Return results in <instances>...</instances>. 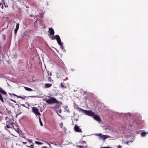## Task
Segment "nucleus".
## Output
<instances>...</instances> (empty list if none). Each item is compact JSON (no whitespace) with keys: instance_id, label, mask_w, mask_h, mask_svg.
I'll return each mask as SVG.
<instances>
[{"instance_id":"f257e3e1","label":"nucleus","mask_w":148,"mask_h":148,"mask_svg":"<svg viewBox=\"0 0 148 148\" xmlns=\"http://www.w3.org/2000/svg\"><path fill=\"white\" fill-rule=\"evenodd\" d=\"M78 110L79 112L82 113H84L85 114L92 117L96 121L98 122H100L101 121V119L100 117L97 115H95V113L92 112L91 110H85L83 109L80 108L78 107Z\"/></svg>"},{"instance_id":"f03ea898","label":"nucleus","mask_w":148,"mask_h":148,"mask_svg":"<svg viewBox=\"0 0 148 148\" xmlns=\"http://www.w3.org/2000/svg\"><path fill=\"white\" fill-rule=\"evenodd\" d=\"M44 100L45 101L46 103L49 104H52V103H59V101L54 97H52L50 99H45Z\"/></svg>"},{"instance_id":"7ed1b4c3","label":"nucleus","mask_w":148,"mask_h":148,"mask_svg":"<svg viewBox=\"0 0 148 148\" xmlns=\"http://www.w3.org/2000/svg\"><path fill=\"white\" fill-rule=\"evenodd\" d=\"M95 135L97 136H98V138L101 140H104L110 137V136H109L104 135L101 133L96 134Z\"/></svg>"},{"instance_id":"20e7f679","label":"nucleus","mask_w":148,"mask_h":148,"mask_svg":"<svg viewBox=\"0 0 148 148\" xmlns=\"http://www.w3.org/2000/svg\"><path fill=\"white\" fill-rule=\"evenodd\" d=\"M32 111L36 115L40 116V114L39 112V110L37 107H32Z\"/></svg>"},{"instance_id":"39448f33","label":"nucleus","mask_w":148,"mask_h":148,"mask_svg":"<svg viewBox=\"0 0 148 148\" xmlns=\"http://www.w3.org/2000/svg\"><path fill=\"white\" fill-rule=\"evenodd\" d=\"M56 40L58 43L61 46L63 44V43H62L60 38L58 35H56Z\"/></svg>"},{"instance_id":"423d86ee","label":"nucleus","mask_w":148,"mask_h":148,"mask_svg":"<svg viewBox=\"0 0 148 148\" xmlns=\"http://www.w3.org/2000/svg\"><path fill=\"white\" fill-rule=\"evenodd\" d=\"M75 130L77 132L82 133V131H81V129L79 128V127L76 125H75L74 127Z\"/></svg>"},{"instance_id":"0eeeda50","label":"nucleus","mask_w":148,"mask_h":148,"mask_svg":"<svg viewBox=\"0 0 148 148\" xmlns=\"http://www.w3.org/2000/svg\"><path fill=\"white\" fill-rule=\"evenodd\" d=\"M19 27V24L18 23H17L15 29L14 30V33L16 34Z\"/></svg>"},{"instance_id":"6e6552de","label":"nucleus","mask_w":148,"mask_h":148,"mask_svg":"<svg viewBox=\"0 0 148 148\" xmlns=\"http://www.w3.org/2000/svg\"><path fill=\"white\" fill-rule=\"evenodd\" d=\"M49 33L51 35H53L54 33V32L53 29L51 28L50 27L49 28Z\"/></svg>"},{"instance_id":"1a4fd4ad","label":"nucleus","mask_w":148,"mask_h":148,"mask_svg":"<svg viewBox=\"0 0 148 148\" xmlns=\"http://www.w3.org/2000/svg\"><path fill=\"white\" fill-rule=\"evenodd\" d=\"M0 92L2 94L7 95V94L5 90H3L2 88L1 87H0Z\"/></svg>"},{"instance_id":"9d476101","label":"nucleus","mask_w":148,"mask_h":148,"mask_svg":"<svg viewBox=\"0 0 148 148\" xmlns=\"http://www.w3.org/2000/svg\"><path fill=\"white\" fill-rule=\"evenodd\" d=\"M147 134H148V132L146 133L145 131H142L140 133V134L142 137L145 136Z\"/></svg>"},{"instance_id":"9b49d317","label":"nucleus","mask_w":148,"mask_h":148,"mask_svg":"<svg viewBox=\"0 0 148 148\" xmlns=\"http://www.w3.org/2000/svg\"><path fill=\"white\" fill-rule=\"evenodd\" d=\"M52 84H45V85L46 88H49L51 86Z\"/></svg>"},{"instance_id":"f8f14e48","label":"nucleus","mask_w":148,"mask_h":148,"mask_svg":"<svg viewBox=\"0 0 148 148\" xmlns=\"http://www.w3.org/2000/svg\"><path fill=\"white\" fill-rule=\"evenodd\" d=\"M60 87L61 88H66V87L64 85V84L63 83H61L60 84Z\"/></svg>"},{"instance_id":"ddd939ff","label":"nucleus","mask_w":148,"mask_h":148,"mask_svg":"<svg viewBox=\"0 0 148 148\" xmlns=\"http://www.w3.org/2000/svg\"><path fill=\"white\" fill-rule=\"evenodd\" d=\"M25 90L28 91H32L33 90L32 89L27 87H25Z\"/></svg>"},{"instance_id":"4468645a","label":"nucleus","mask_w":148,"mask_h":148,"mask_svg":"<svg viewBox=\"0 0 148 148\" xmlns=\"http://www.w3.org/2000/svg\"><path fill=\"white\" fill-rule=\"evenodd\" d=\"M14 123L12 122L10 123L9 125L10 126V127H11V128H13L14 129Z\"/></svg>"},{"instance_id":"2eb2a0df","label":"nucleus","mask_w":148,"mask_h":148,"mask_svg":"<svg viewBox=\"0 0 148 148\" xmlns=\"http://www.w3.org/2000/svg\"><path fill=\"white\" fill-rule=\"evenodd\" d=\"M79 143H81L82 144H86V142L84 140H80V141L79 142Z\"/></svg>"},{"instance_id":"dca6fc26","label":"nucleus","mask_w":148,"mask_h":148,"mask_svg":"<svg viewBox=\"0 0 148 148\" xmlns=\"http://www.w3.org/2000/svg\"><path fill=\"white\" fill-rule=\"evenodd\" d=\"M0 100L2 102H3V98L2 97V95L0 93Z\"/></svg>"},{"instance_id":"f3484780","label":"nucleus","mask_w":148,"mask_h":148,"mask_svg":"<svg viewBox=\"0 0 148 148\" xmlns=\"http://www.w3.org/2000/svg\"><path fill=\"white\" fill-rule=\"evenodd\" d=\"M23 138L25 139H26V138H25V137H23ZM26 139L27 140V141H28V142L29 143H32V141L31 140H30L28 139Z\"/></svg>"},{"instance_id":"a211bd4d","label":"nucleus","mask_w":148,"mask_h":148,"mask_svg":"<svg viewBox=\"0 0 148 148\" xmlns=\"http://www.w3.org/2000/svg\"><path fill=\"white\" fill-rule=\"evenodd\" d=\"M50 38L51 39L53 40L55 39H56V36H55H55H50Z\"/></svg>"},{"instance_id":"6ab92c4d","label":"nucleus","mask_w":148,"mask_h":148,"mask_svg":"<svg viewBox=\"0 0 148 148\" xmlns=\"http://www.w3.org/2000/svg\"><path fill=\"white\" fill-rule=\"evenodd\" d=\"M7 127L8 128H11V127H10V126L9 125V124H7L6 125V126L5 127V129H6V127Z\"/></svg>"},{"instance_id":"aec40b11","label":"nucleus","mask_w":148,"mask_h":148,"mask_svg":"<svg viewBox=\"0 0 148 148\" xmlns=\"http://www.w3.org/2000/svg\"><path fill=\"white\" fill-rule=\"evenodd\" d=\"M76 147L77 148H82L84 147L83 146L81 145H77L76 146Z\"/></svg>"},{"instance_id":"412c9836","label":"nucleus","mask_w":148,"mask_h":148,"mask_svg":"<svg viewBox=\"0 0 148 148\" xmlns=\"http://www.w3.org/2000/svg\"><path fill=\"white\" fill-rule=\"evenodd\" d=\"M35 143L37 145H41L42 144V143L40 142L36 141Z\"/></svg>"},{"instance_id":"4be33fe9","label":"nucleus","mask_w":148,"mask_h":148,"mask_svg":"<svg viewBox=\"0 0 148 148\" xmlns=\"http://www.w3.org/2000/svg\"><path fill=\"white\" fill-rule=\"evenodd\" d=\"M60 48L62 49V50H63V51H65V49L62 46V45L61 46H60Z\"/></svg>"},{"instance_id":"5701e85b","label":"nucleus","mask_w":148,"mask_h":148,"mask_svg":"<svg viewBox=\"0 0 148 148\" xmlns=\"http://www.w3.org/2000/svg\"><path fill=\"white\" fill-rule=\"evenodd\" d=\"M125 115H129L130 116H131V113H126L125 114Z\"/></svg>"},{"instance_id":"b1692460","label":"nucleus","mask_w":148,"mask_h":148,"mask_svg":"<svg viewBox=\"0 0 148 148\" xmlns=\"http://www.w3.org/2000/svg\"><path fill=\"white\" fill-rule=\"evenodd\" d=\"M21 105L22 106H23L26 108L28 109H29V108L25 106V105H24V104H21Z\"/></svg>"},{"instance_id":"393cba45","label":"nucleus","mask_w":148,"mask_h":148,"mask_svg":"<svg viewBox=\"0 0 148 148\" xmlns=\"http://www.w3.org/2000/svg\"><path fill=\"white\" fill-rule=\"evenodd\" d=\"M10 100L12 101V102H14V103H16V101L14 100L13 99H10Z\"/></svg>"},{"instance_id":"a878e982","label":"nucleus","mask_w":148,"mask_h":148,"mask_svg":"<svg viewBox=\"0 0 148 148\" xmlns=\"http://www.w3.org/2000/svg\"><path fill=\"white\" fill-rule=\"evenodd\" d=\"M60 127L61 128H62V126H63V124L62 123H60Z\"/></svg>"},{"instance_id":"bb28decb","label":"nucleus","mask_w":148,"mask_h":148,"mask_svg":"<svg viewBox=\"0 0 148 148\" xmlns=\"http://www.w3.org/2000/svg\"><path fill=\"white\" fill-rule=\"evenodd\" d=\"M27 98V97L26 96H24L23 97H22V99L23 100H24L25 98Z\"/></svg>"},{"instance_id":"cd10ccee","label":"nucleus","mask_w":148,"mask_h":148,"mask_svg":"<svg viewBox=\"0 0 148 148\" xmlns=\"http://www.w3.org/2000/svg\"><path fill=\"white\" fill-rule=\"evenodd\" d=\"M100 148H112L111 147H101Z\"/></svg>"},{"instance_id":"c85d7f7f","label":"nucleus","mask_w":148,"mask_h":148,"mask_svg":"<svg viewBox=\"0 0 148 148\" xmlns=\"http://www.w3.org/2000/svg\"><path fill=\"white\" fill-rule=\"evenodd\" d=\"M29 97H30L31 98H34V97H35V96H28L27 97V98L28 99Z\"/></svg>"},{"instance_id":"c756f323","label":"nucleus","mask_w":148,"mask_h":148,"mask_svg":"<svg viewBox=\"0 0 148 148\" xmlns=\"http://www.w3.org/2000/svg\"><path fill=\"white\" fill-rule=\"evenodd\" d=\"M39 122H40V125L41 126H43V124H42V122L40 120V121H39Z\"/></svg>"},{"instance_id":"7c9ffc66","label":"nucleus","mask_w":148,"mask_h":148,"mask_svg":"<svg viewBox=\"0 0 148 148\" xmlns=\"http://www.w3.org/2000/svg\"><path fill=\"white\" fill-rule=\"evenodd\" d=\"M42 97H40L38 95L35 96V97L42 98Z\"/></svg>"},{"instance_id":"2f4dec72","label":"nucleus","mask_w":148,"mask_h":148,"mask_svg":"<svg viewBox=\"0 0 148 148\" xmlns=\"http://www.w3.org/2000/svg\"><path fill=\"white\" fill-rule=\"evenodd\" d=\"M47 73L48 74V76H49V75H50V76H51V73H49V72L48 71Z\"/></svg>"},{"instance_id":"473e14b6","label":"nucleus","mask_w":148,"mask_h":148,"mask_svg":"<svg viewBox=\"0 0 148 148\" xmlns=\"http://www.w3.org/2000/svg\"><path fill=\"white\" fill-rule=\"evenodd\" d=\"M37 20H36L35 22H34V25L36 26V25H37Z\"/></svg>"},{"instance_id":"72a5a7b5","label":"nucleus","mask_w":148,"mask_h":148,"mask_svg":"<svg viewBox=\"0 0 148 148\" xmlns=\"http://www.w3.org/2000/svg\"><path fill=\"white\" fill-rule=\"evenodd\" d=\"M33 146V145H31L30 146H27V147H32Z\"/></svg>"},{"instance_id":"f704fd0d","label":"nucleus","mask_w":148,"mask_h":148,"mask_svg":"<svg viewBox=\"0 0 148 148\" xmlns=\"http://www.w3.org/2000/svg\"><path fill=\"white\" fill-rule=\"evenodd\" d=\"M48 78V80L49 81H51V78L50 77H49Z\"/></svg>"},{"instance_id":"c9c22d12","label":"nucleus","mask_w":148,"mask_h":148,"mask_svg":"<svg viewBox=\"0 0 148 148\" xmlns=\"http://www.w3.org/2000/svg\"><path fill=\"white\" fill-rule=\"evenodd\" d=\"M14 129L17 132H18V131H19V128H17V129H16H16H15V128H14Z\"/></svg>"},{"instance_id":"e433bc0d","label":"nucleus","mask_w":148,"mask_h":148,"mask_svg":"<svg viewBox=\"0 0 148 148\" xmlns=\"http://www.w3.org/2000/svg\"><path fill=\"white\" fill-rule=\"evenodd\" d=\"M17 97L19 98H20L21 99H22V97L21 96H17Z\"/></svg>"},{"instance_id":"4c0bfd02","label":"nucleus","mask_w":148,"mask_h":148,"mask_svg":"<svg viewBox=\"0 0 148 148\" xmlns=\"http://www.w3.org/2000/svg\"><path fill=\"white\" fill-rule=\"evenodd\" d=\"M117 148H121V146L120 145H118L117 147Z\"/></svg>"},{"instance_id":"58836bf2","label":"nucleus","mask_w":148,"mask_h":148,"mask_svg":"<svg viewBox=\"0 0 148 148\" xmlns=\"http://www.w3.org/2000/svg\"><path fill=\"white\" fill-rule=\"evenodd\" d=\"M2 3H3L4 4L5 3V1L3 0H2Z\"/></svg>"},{"instance_id":"ea45409f","label":"nucleus","mask_w":148,"mask_h":148,"mask_svg":"<svg viewBox=\"0 0 148 148\" xmlns=\"http://www.w3.org/2000/svg\"><path fill=\"white\" fill-rule=\"evenodd\" d=\"M41 148H47V147L46 146H43Z\"/></svg>"},{"instance_id":"a19ab883","label":"nucleus","mask_w":148,"mask_h":148,"mask_svg":"<svg viewBox=\"0 0 148 148\" xmlns=\"http://www.w3.org/2000/svg\"><path fill=\"white\" fill-rule=\"evenodd\" d=\"M23 144H26L27 143V142H22Z\"/></svg>"},{"instance_id":"79ce46f5","label":"nucleus","mask_w":148,"mask_h":148,"mask_svg":"<svg viewBox=\"0 0 148 148\" xmlns=\"http://www.w3.org/2000/svg\"><path fill=\"white\" fill-rule=\"evenodd\" d=\"M12 94L13 95H14V96H16L17 97L18 96V95H16V94H14V93H13Z\"/></svg>"},{"instance_id":"37998d69","label":"nucleus","mask_w":148,"mask_h":148,"mask_svg":"<svg viewBox=\"0 0 148 148\" xmlns=\"http://www.w3.org/2000/svg\"><path fill=\"white\" fill-rule=\"evenodd\" d=\"M58 108L57 107V106H55L54 108H55V109H56V108Z\"/></svg>"},{"instance_id":"c03bdc74","label":"nucleus","mask_w":148,"mask_h":148,"mask_svg":"<svg viewBox=\"0 0 148 148\" xmlns=\"http://www.w3.org/2000/svg\"><path fill=\"white\" fill-rule=\"evenodd\" d=\"M29 17H33V16H32V15H29Z\"/></svg>"},{"instance_id":"a18cd8bd","label":"nucleus","mask_w":148,"mask_h":148,"mask_svg":"<svg viewBox=\"0 0 148 148\" xmlns=\"http://www.w3.org/2000/svg\"><path fill=\"white\" fill-rule=\"evenodd\" d=\"M1 8L3 9V5H2V6H1Z\"/></svg>"},{"instance_id":"49530a36","label":"nucleus","mask_w":148,"mask_h":148,"mask_svg":"<svg viewBox=\"0 0 148 148\" xmlns=\"http://www.w3.org/2000/svg\"><path fill=\"white\" fill-rule=\"evenodd\" d=\"M63 130H64V131H66V129L65 127H64L63 128Z\"/></svg>"},{"instance_id":"de8ad7c7","label":"nucleus","mask_w":148,"mask_h":148,"mask_svg":"<svg viewBox=\"0 0 148 148\" xmlns=\"http://www.w3.org/2000/svg\"><path fill=\"white\" fill-rule=\"evenodd\" d=\"M39 121H40V120H41V119H40V116L39 117Z\"/></svg>"},{"instance_id":"09e8293b","label":"nucleus","mask_w":148,"mask_h":148,"mask_svg":"<svg viewBox=\"0 0 148 148\" xmlns=\"http://www.w3.org/2000/svg\"><path fill=\"white\" fill-rule=\"evenodd\" d=\"M27 106H28V107H29V106H30V105H29V103H28V104H27Z\"/></svg>"},{"instance_id":"8fccbe9b","label":"nucleus","mask_w":148,"mask_h":148,"mask_svg":"<svg viewBox=\"0 0 148 148\" xmlns=\"http://www.w3.org/2000/svg\"><path fill=\"white\" fill-rule=\"evenodd\" d=\"M59 103H60V104L61 105L62 104V103L61 102H60Z\"/></svg>"},{"instance_id":"3c124183","label":"nucleus","mask_w":148,"mask_h":148,"mask_svg":"<svg viewBox=\"0 0 148 148\" xmlns=\"http://www.w3.org/2000/svg\"><path fill=\"white\" fill-rule=\"evenodd\" d=\"M50 143H51V144H53V143H52V142H50Z\"/></svg>"},{"instance_id":"603ef678","label":"nucleus","mask_w":148,"mask_h":148,"mask_svg":"<svg viewBox=\"0 0 148 148\" xmlns=\"http://www.w3.org/2000/svg\"><path fill=\"white\" fill-rule=\"evenodd\" d=\"M88 146H87V145H86V146H85V147H87Z\"/></svg>"},{"instance_id":"864d4df0","label":"nucleus","mask_w":148,"mask_h":148,"mask_svg":"<svg viewBox=\"0 0 148 148\" xmlns=\"http://www.w3.org/2000/svg\"><path fill=\"white\" fill-rule=\"evenodd\" d=\"M76 121H78V119H75Z\"/></svg>"},{"instance_id":"5fc2aeb1","label":"nucleus","mask_w":148,"mask_h":148,"mask_svg":"<svg viewBox=\"0 0 148 148\" xmlns=\"http://www.w3.org/2000/svg\"><path fill=\"white\" fill-rule=\"evenodd\" d=\"M129 141H128L127 143V144H128V143H129Z\"/></svg>"},{"instance_id":"6e6d98bb","label":"nucleus","mask_w":148,"mask_h":148,"mask_svg":"<svg viewBox=\"0 0 148 148\" xmlns=\"http://www.w3.org/2000/svg\"><path fill=\"white\" fill-rule=\"evenodd\" d=\"M67 108V106H66V107H65V109H66V108Z\"/></svg>"},{"instance_id":"4d7b16f0","label":"nucleus","mask_w":148,"mask_h":148,"mask_svg":"<svg viewBox=\"0 0 148 148\" xmlns=\"http://www.w3.org/2000/svg\"><path fill=\"white\" fill-rule=\"evenodd\" d=\"M48 145H49V146H50V147H51V145H50V144H48Z\"/></svg>"},{"instance_id":"13d9d810","label":"nucleus","mask_w":148,"mask_h":148,"mask_svg":"<svg viewBox=\"0 0 148 148\" xmlns=\"http://www.w3.org/2000/svg\"><path fill=\"white\" fill-rule=\"evenodd\" d=\"M9 94L10 95H12V94H11V93H9Z\"/></svg>"},{"instance_id":"bf43d9fd","label":"nucleus","mask_w":148,"mask_h":148,"mask_svg":"<svg viewBox=\"0 0 148 148\" xmlns=\"http://www.w3.org/2000/svg\"><path fill=\"white\" fill-rule=\"evenodd\" d=\"M32 148H34V147H31Z\"/></svg>"},{"instance_id":"052dcab7","label":"nucleus","mask_w":148,"mask_h":148,"mask_svg":"<svg viewBox=\"0 0 148 148\" xmlns=\"http://www.w3.org/2000/svg\"><path fill=\"white\" fill-rule=\"evenodd\" d=\"M86 93V92H85H85H84V94L85 93Z\"/></svg>"},{"instance_id":"680f3d73","label":"nucleus","mask_w":148,"mask_h":148,"mask_svg":"<svg viewBox=\"0 0 148 148\" xmlns=\"http://www.w3.org/2000/svg\"><path fill=\"white\" fill-rule=\"evenodd\" d=\"M10 112H9L8 114H9Z\"/></svg>"},{"instance_id":"e2e57ef3","label":"nucleus","mask_w":148,"mask_h":148,"mask_svg":"<svg viewBox=\"0 0 148 148\" xmlns=\"http://www.w3.org/2000/svg\"><path fill=\"white\" fill-rule=\"evenodd\" d=\"M10 112H9L8 114H9Z\"/></svg>"},{"instance_id":"0e129e2a","label":"nucleus","mask_w":148,"mask_h":148,"mask_svg":"<svg viewBox=\"0 0 148 148\" xmlns=\"http://www.w3.org/2000/svg\"><path fill=\"white\" fill-rule=\"evenodd\" d=\"M10 112H9L8 114H9Z\"/></svg>"},{"instance_id":"69168bd1","label":"nucleus","mask_w":148,"mask_h":148,"mask_svg":"<svg viewBox=\"0 0 148 148\" xmlns=\"http://www.w3.org/2000/svg\"><path fill=\"white\" fill-rule=\"evenodd\" d=\"M17 115H16V117H17Z\"/></svg>"},{"instance_id":"338daca9","label":"nucleus","mask_w":148,"mask_h":148,"mask_svg":"<svg viewBox=\"0 0 148 148\" xmlns=\"http://www.w3.org/2000/svg\"><path fill=\"white\" fill-rule=\"evenodd\" d=\"M55 145H56V144H55Z\"/></svg>"},{"instance_id":"774afa93","label":"nucleus","mask_w":148,"mask_h":148,"mask_svg":"<svg viewBox=\"0 0 148 148\" xmlns=\"http://www.w3.org/2000/svg\"><path fill=\"white\" fill-rule=\"evenodd\" d=\"M130 141L131 142H132V141Z\"/></svg>"}]
</instances>
